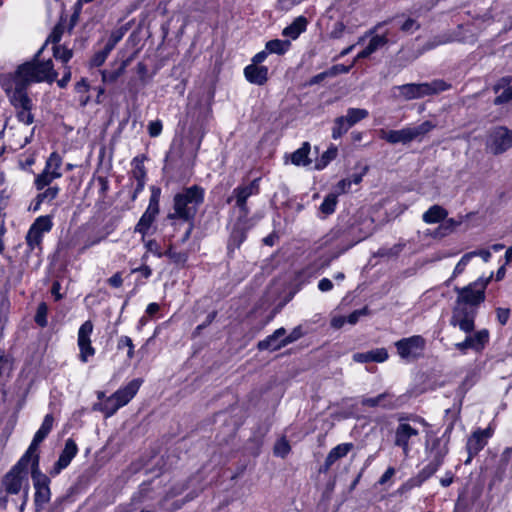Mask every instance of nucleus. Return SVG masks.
<instances>
[{
    "label": "nucleus",
    "instance_id": "1",
    "mask_svg": "<svg viewBox=\"0 0 512 512\" xmlns=\"http://www.w3.org/2000/svg\"><path fill=\"white\" fill-rule=\"evenodd\" d=\"M40 53L41 50L31 61L19 65L14 74L5 76L2 79L3 89L9 87L13 91L27 92L28 86L32 83H52L57 78L53 62L51 59L40 61Z\"/></svg>",
    "mask_w": 512,
    "mask_h": 512
},
{
    "label": "nucleus",
    "instance_id": "2",
    "mask_svg": "<svg viewBox=\"0 0 512 512\" xmlns=\"http://www.w3.org/2000/svg\"><path fill=\"white\" fill-rule=\"evenodd\" d=\"M452 427H448L439 437H431L425 443V455L427 464L418 473L420 482H424L433 476L443 465L445 457L449 453V443Z\"/></svg>",
    "mask_w": 512,
    "mask_h": 512
},
{
    "label": "nucleus",
    "instance_id": "3",
    "mask_svg": "<svg viewBox=\"0 0 512 512\" xmlns=\"http://www.w3.org/2000/svg\"><path fill=\"white\" fill-rule=\"evenodd\" d=\"M205 191L198 185L184 188L173 198V212L168 219H181L185 222H194L199 206L204 201Z\"/></svg>",
    "mask_w": 512,
    "mask_h": 512
},
{
    "label": "nucleus",
    "instance_id": "4",
    "mask_svg": "<svg viewBox=\"0 0 512 512\" xmlns=\"http://www.w3.org/2000/svg\"><path fill=\"white\" fill-rule=\"evenodd\" d=\"M33 458L24 454L18 463L4 476L2 480V487L6 494H19L22 491V503L20 511L24 510L28 501L29 483L27 477L26 467Z\"/></svg>",
    "mask_w": 512,
    "mask_h": 512
},
{
    "label": "nucleus",
    "instance_id": "5",
    "mask_svg": "<svg viewBox=\"0 0 512 512\" xmlns=\"http://www.w3.org/2000/svg\"><path fill=\"white\" fill-rule=\"evenodd\" d=\"M450 88L451 85L449 83L441 79H435L431 82L407 83L394 86L391 92L394 98L410 101L436 95Z\"/></svg>",
    "mask_w": 512,
    "mask_h": 512
},
{
    "label": "nucleus",
    "instance_id": "6",
    "mask_svg": "<svg viewBox=\"0 0 512 512\" xmlns=\"http://www.w3.org/2000/svg\"><path fill=\"white\" fill-rule=\"evenodd\" d=\"M31 477L35 488L34 502L37 510H40L46 503L50 501V479L39 469V455H35L32 460Z\"/></svg>",
    "mask_w": 512,
    "mask_h": 512
},
{
    "label": "nucleus",
    "instance_id": "7",
    "mask_svg": "<svg viewBox=\"0 0 512 512\" xmlns=\"http://www.w3.org/2000/svg\"><path fill=\"white\" fill-rule=\"evenodd\" d=\"M7 94L11 105L16 110V116L19 122L25 126H29L34 121V116L31 113L33 103L27 92L13 91L11 88L4 89Z\"/></svg>",
    "mask_w": 512,
    "mask_h": 512
},
{
    "label": "nucleus",
    "instance_id": "8",
    "mask_svg": "<svg viewBox=\"0 0 512 512\" xmlns=\"http://www.w3.org/2000/svg\"><path fill=\"white\" fill-rule=\"evenodd\" d=\"M426 341L420 335L402 338L395 343L398 355L401 359L412 362L423 355Z\"/></svg>",
    "mask_w": 512,
    "mask_h": 512
},
{
    "label": "nucleus",
    "instance_id": "9",
    "mask_svg": "<svg viewBox=\"0 0 512 512\" xmlns=\"http://www.w3.org/2000/svg\"><path fill=\"white\" fill-rule=\"evenodd\" d=\"M458 293L456 304L462 307H475L485 300L484 285L474 282L463 288H456Z\"/></svg>",
    "mask_w": 512,
    "mask_h": 512
},
{
    "label": "nucleus",
    "instance_id": "10",
    "mask_svg": "<svg viewBox=\"0 0 512 512\" xmlns=\"http://www.w3.org/2000/svg\"><path fill=\"white\" fill-rule=\"evenodd\" d=\"M159 214V191H153L149 199L148 207L140 217L138 223L134 228L135 233L142 236V241L148 234L152 224L154 223L157 215Z\"/></svg>",
    "mask_w": 512,
    "mask_h": 512
},
{
    "label": "nucleus",
    "instance_id": "11",
    "mask_svg": "<svg viewBox=\"0 0 512 512\" xmlns=\"http://www.w3.org/2000/svg\"><path fill=\"white\" fill-rule=\"evenodd\" d=\"M477 309L475 307H462L455 305L452 311L450 324L458 327L464 333H471L475 328Z\"/></svg>",
    "mask_w": 512,
    "mask_h": 512
},
{
    "label": "nucleus",
    "instance_id": "12",
    "mask_svg": "<svg viewBox=\"0 0 512 512\" xmlns=\"http://www.w3.org/2000/svg\"><path fill=\"white\" fill-rule=\"evenodd\" d=\"M259 193V179H254L249 184L236 187L232 196L228 198L227 202L230 203L233 198L236 200V206L239 208L240 216L246 218L249 214L247 207V199Z\"/></svg>",
    "mask_w": 512,
    "mask_h": 512
},
{
    "label": "nucleus",
    "instance_id": "13",
    "mask_svg": "<svg viewBox=\"0 0 512 512\" xmlns=\"http://www.w3.org/2000/svg\"><path fill=\"white\" fill-rule=\"evenodd\" d=\"M466 334L462 342L455 344V348L462 354H466L469 349L475 352H481L489 342V331L487 329H481Z\"/></svg>",
    "mask_w": 512,
    "mask_h": 512
},
{
    "label": "nucleus",
    "instance_id": "14",
    "mask_svg": "<svg viewBox=\"0 0 512 512\" xmlns=\"http://www.w3.org/2000/svg\"><path fill=\"white\" fill-rule=\"evenodd\" d=\"M93 332V323L85 321L78 330V347L80 350L79 359L86 363L88 359L95 354V349L91 345V334Z\"/></svg>",
    "mask_w": 512,
    "mask_h": 512
},
{
    "label": "nucleus",
    "instance_id": "15",
    "mask_svg": "<svg viewBox=\"0 0 512 512\" xmlns=\"http://www.w3.org/2000/svg\"><path fill=\"white\" fill-rule=\"evenodd\" d=\"M418 435V429L411 426L409 423L400 422L395 430L394 444L402 449L405 457H408L411 450L410 443H412V439Z\"/></svg>",
    "mask_w": 512,
    "mask_h": 512
},
{
    "label": "nucleus",
    "instance_id": "16",
    "mask_svg": "<svg viewBox=\"0 0 512 512\" xmlns=\"http://www.w3.org/2000/svg\"><path fill=\"white\" fill-rule=\"evenodd\" d=\"M492 435L493 429L490 427L485 429H477L472 433L466 444V449L469 454L468 459L465 461L466 464L469 463L471 459L486 446Z\"/></svg>",
    "mask_w": 512,
    "mask_h": 512
},
{
    "label": "nucleus",
    "instance_id": "17",
    "mask_svg": "<svg viewBox=\"0 0 512 512\" xmlns=\"http://www.w3.org/2000/svg\"><path fill=\"white\" fill-rule=\"evenodd\" d=\"M511 141L510 131L504 127H498L490 134L488 148L495 155L501 154L512 147Z\"/></svg>",
    "mask_w": 512,
    "mask_h": 512
},
{
    "label": "nucleus",
    "instance_id": "18",
    "mask_svg": "<svg viewBox=\"0 0 512 512\" xmlns=\"http://www.w3.org/2000/svg\"><path fill=\"white\" fill-rule=\"evenodd\" d=\"M78 447L74 440L67 439L64 449L62 450L59 459L50 470L51 476H56L61 473L71 463L72 459L77 455Z\"/></svg>",
    "mask_w": 512,
    "mask_h": 512
},
{
    "label": "nucleus",
    "instance_id": "19",
    "mask_svg": "<svg viewBox=\"0 0 512 512\" xmlns=\"http://www.w3.org/2000/svg\"><path fill=\"white\" fill-rule=\"evenodd\" d=\"M53 423H54L53 416L51 414H47L44 417V420H43L40 428L35 433L30 446L28 447L27 451L25 452L26 455L30 456L33 459H34L35 455H38L37 454L38 447H39L40 443L48 436V434L52 430Z\"/></svg>",
    "mask_w": 512,
    "mask_h": 512
},
{
    "label": "nucleus",
    "instance_id": "20",
    "mask_svg": "<svg viewBox=\"0 0 512 512\" xmlns=\"http://www.w3.org/2000/svg\"><path fill=\"white\" fill-rule=\"evenodd\" d=\"M286 330L281 327L276 329L271 335L267 336L265 339L261 340L257 344V348L260 351L269 350L276 351L279 350L286 345L285 336Z\"/></svg>",
    "mask_w": 512,
    "mask_h": 512
},
{
    "label": "nucleus",
    "instance_id": "21",
    "mask_svg": "<svg viewBox=\"0 0 512 512\" xmlns=\"http://www.w3.org/2000/svg\"><path fill=\"white\" fill-rule=\"evenodd\" d=\"M141 384V379H133L126 386L118 389L114 394H112L113 399L118 403V406H125L136 395Z\"/></svg>",
    "mask_w": 512,
    "mask_h": 512
},
{
    "label": "nucleus",
    "instance_id": "22",
    "mask_svg": "<svg viewBox=\"0 0 512 512\" xmlns=\"http://www.w3.org/2000/svg\"><path fill=\"white\" fill-rule=\"evenodd\" d=\"M268 67L249 64L244 69V75L248 82L255 85H264L268 80Z\"/></svg>",
    "mask_w": 512,
    "mask_h": 512
},
{
    "label": "nucleus",
    "instance_id": "23",
    "mask_svg": "<svg viewBox=\"0 0 512 512\" xmlns=\"http://www.w3.org/2000/svg\"><path fill=\"white\" fill-rule=\"evenodd\" d=\"M388 359V352L385 348H376L367 352H359L353 355L357 363L377 362L382 363Z\"/></svg>",
    "mask_w": 512,
    "mask_h": 512
},
{
    "label": "nucleus",
    "instance_id": "24",
    "mask_svg": "<svg viewBox=\"0 0 512 512\" xmlns=\"http://www.w3.org/2000/svg\"><path fill=\"white\" fill-rule=\"evenodd\" d=\"M352 448L353 445L351 443H342L332 448L325 459L321 471L327 472L337 460L345 457Z\"/></svg>",
    "mask_w": 512,
    "mask_h": 512
},
{
    "label": "nucleus",
    "instance_id": "25",
    "mask_svg": "<svg viewBox=\"0 0 512 512\" xmlns=\"http://www.w3.org/2000/svg\"><path fill=\"white\" fill-rule=\"evenodd\" d=\"M307 24V19L304 16H299L283 29L282 35L291 40H296L306 30Z\"/></svg>",
    "mask_w": 512,
    "mask_h": 512
},
{
    "label": "nucleus",
    "instance_id": "26",
    "mask_svg": "<svg viewBox=\"0 0 512 512\" xmlns=\"http://www.w3.org/2000/svg\"><path fill=\"white\" fill-rule=\"evenodd\" d=\"M388 42V38L386 35H374L368 45L357 54L355 61L363 58L369 57L371 54L378 51L380 48L384 47Z\"/></svg>",
    "mask_w": 512,
    "mask_h": 512
},
{
    "label": "nucleus",
    "instance_id": "27",
    "mask_svg": "<svg viewBox=\"0 0 512 512\" xmlns=\"http://www.w3.org/2000/svg\"><path fill=\"white\" fill-rule=\"evenodd\" d=\"M380 137L390 144L410 143L407 126L399 130H381Z\"/></svg>",
    "mask_w": 512,
    "mask_h": 512
},
{
    "label": "nucleus",
    "instance_id": "28",
    "mask_svg": "<svg viewBox=\"0 0 512 512\" xmlns=\"http://www.w3.org/2000/svg\"><path fill=\"white\" fill-rule=\"evenodd\" d=\"M509 80L507 78H503L495 87V93H497V97L494 100V103L497 105L507 103L512 99V87L509 86Z\"/></svg>",
    "mask_w": 512,
    "mask_h": 512
},
{
    "label": "nucleus",
    "instance_id": "29",
    "mask_svg": "<svg viewBox=\"0 0 512 512\" xmlns=\"http://www.w3.org/2000/svg\"><path fill=\"white\" fill-rule=\"evenodd\" d=\"M448 215L446 209L440 205L431 206L423 215L422 220L426 224H435L444 220Z\"/></svg>",
    "mask_w": 512,
    "mask_h": 512
},
{
    "label": "nucleus",
    "instance_id": "30",
    "mask_svg": "<svg viewBox=\"0 0 512 512\" xmlns=\"http://www.w3.org/2000/svg\"><path fill=\"white\" fill-rule=\"evenodd\" d=\"M435 125L431 121H424L416 126H407L410 142L421 140L427 133L434 129Z\"/></svg>",
    "mask_w": 512,
    "mask_h": 512
},
{
    "label": "nucleus",
    "instance_id": "31",
    "mask_svg": "<svg viewBox=\"0 0 512 512\" xmlns=\"http://www.w3.org/2000/svg\"><path fill=\"white\" fill-rule=\"evenodd\" d=\"M242 218L239 217L238 222L236 223L235 227L233 228L230 240H229V247L234 246L236 248H239L240 245L244 242L246 239V232L242 223Z\"/></svg>",
    "mask_w": 512,
    "mask_h": 512
},
{
    "label": "nucleus",
    "instance_id": "32",
    "mask_svg": "<svg viewBox=\"0 0 512 512\" xmlns=\"http://www.w3.org/2000/svg\"><path fill=\"white\" fill-rule=\"evenodd\" d=\"M269 54L283 55L291 47L290 40L273 39L265 44Z\"/></svg>",
    "mask_w": 512,
    "mask_h": 512
},
{
    "label": "nucleus",
    "instance_id": "33",
    "mask_svg": "<svg viewBox=\"0 0 512 512\" xmlns=\"http://www.w3.org/2000/svg\"><path fill=\"white\" fill-rule=\"evenodd\" d=\"M119 408L121 407L118 406V403L113 399L112 395L105 401L96 403L93 406V410L103 412L106 418L114 415Z\"/></svg>",
    "mask_w": 512,
    "mask_h": 512
},
{
    "label": "nucleus",
    "instance_id": "34",
    "mask_svg": "<svg viewBox=\"0 0 512 512\" xmlns=\"http://www.w3.org/2000/svg\"><path fill=\"white\" fill-rule=\"evenodd\" d=\"M310 152L309 143L305 142L303 145L297 149L291 155V162L297 166H306L310 164V160L308 158V154Z\"/></svg>",
    "mask_w": 512,
    "mask_h": 512
},
{
    "label": "nucleus",
    "instance_id": "35",
    "mask_svg": "<svg viewBox=\"0 0 512 512\" xmlns=\"http://www.w3.org/2000/svg\"><path fill=\"white\" fill-rule=\"evenodd\" d=\"M369 115L368 110L362 108H349L347 110L346 115L343 117L346 118L349 125L352 127L361 120L367 118Z\"/></svg>",
    "mask_w": 512,
    "mask_h": 512
},
{
    "label": "nucleus",
    "instance_id": "36",
    "mask_svg": "<svg viewBox=\"0 0 512 512\" xmlns=\"http://www.w3.org/2000/svg\"><path fill=\"white\" fill-rule=\"evenodd\" d=\"M350 128L351 126L347 122L346 118L343 116L337 117L334 120L331 136L334 140H337L341 138L345 133H347Z\"/></svg>",
    "mask_w": 512,
    "mask_h": 512
},
{
    "label": "nucleus",
    "instance_id": "37",
    "mask_svg": "<svg viewBox=\"0 0 512 512\" xmlns=\"http://www.w3.org/2000/svg\"><path fill=\"white\" fill-rule=\"evenodd\" d=\"M61 165H62L61 157L56 152H53L47 159L44 169L53 173L54 176L61 177L62 176V173L60 171Z\"/></svg>",
    "mask_w": 512,
    "mask_h": 512
},
{
    "label": "nucleus",
    "instance_id": "38",
    "mask_svg": "<svg viewBox=\"0 0 512 512\" xmlns=\"http://www.w3.org/2000/svg\"><path fill=\"white\" fill-rule=\"evenodd\" d=\"M58 178V176H54L53 173L44 169L42 173L37 175V177L35 178L34 185L37 190L41 191L44 188L48 187L53 182V180Z\"/></svg>",
    "mask_w": 512,
    "mask_h": 512
},
{
    "label": "nucleus",
    "instance_id": "39",
    "mask_svg": "<svg viewBox=\"0 0 512 512\" xmlns=\"http://www.w3.org/2000/svg\"><path fill=\"white\" fill-rule=\"evenodd\" d=\"M337 195L334 193L328 194L323 202L321 203L319 210L324 216L331 215L334 213L336 205H337Z\"/></svg>",
    "mask_w": 512,
    "mask_h": 512
},
{
    "label": "nucleus",
    "instance_id": "40",
    "mask_svg": "<svg viewBox=\"0 0 512 512\" xmlns=\"http://www.w3.org/2000/svg\"><path fill=\"white\" fill-rule=\"evenodd\" d=\"M338 149L336 146L329 147L321 156V159L316 163V168L321 170L325 168L332 160L336 158Z\"/></svg>",
    "mask_w": 512,
    "mask_h": 512
},
{
    "label": "nucleus",
    "instance_id": "41",
    "mask_svg": "<svg viewBox=\"0 0 512 512\" xmlns=\"http://www.w3.org/2000/svg\"><path fill=\"white\" fill-rule=\"evenodd\" d=\"M43 235L44 234L42 232L37 231L36 229L30 226L28 233L26 235V242L30 249L33 250L41 244Z\"/></svg>",
    "mask_w": 512,
    "mask_h": 512
},
{
    "label": "nucleus",
    "instance_id": "42",
    "mask_svg": "<svg viewBox=\"0 0 512 512\" xmlns=\"http://www.w3.org/2000/svg\"><path fill=\"white\" fill-rule=\"evenodd\" d=\"M52 225V220L49 216H39L31 225V227L44 234L45 232H49L51 230Z\"/></svg>",
    "mask_w": 512,
    "mask_h": 512
},
{
    "label": "nucleus",
    "instance_id": "43",
    "mask_svg": "<svg viewBox=\"0 0 512 512\" xmlns=\"http://www.w3.org/2000/svg\"><path fill=\"white\" fill-rule=\"evenodd\" d=\"M454 40L464 43H473L475 41V35L471 32L470 26H459L458 34Z\"/></svg>",
    "mask_w": 512,
    "mask_h": 512
},
{
    "label": "nucleus",
    "instance_id": "44",
    "mask_svg": "<svg viewBox=\"0 0 512 512\" xmlns=\"http://www.w3.org/2000/svg\"><path fill=\"white\" fill-rule=\"evenodd\" d=\"M53 55L57 60H60L64 64H67L69 60L72 58L73 52L72 50L66 47L56 45L53 47Z\"/></svg>",
    "mask_w": 512,
    "mask_h": 512
},
{
    "label": "nucleus",
    "instance_id": "45",
    "mask_svg": "<svg viewBox=\"0 0 512 512\" xmlns=\"http://www.w3.org/2000/svg\"><path fill=\"white\" fill-rule=\"evenodd\" d=\"M126 33V29L124 27H120L110 34V37L105 44V46L110 49L111 51L115 48V46L122 40Z\"/></svg>",
    "mask_w": 512,
    "mask_h": 512
},
{
    "label": "nucleus",
    "instance_id": "46",
    "mask_svg": "<svg viewBox=\"0 0 512 512\" xmlns=\"http://www.w3.org/2000/svg\"><path fill=\"white\" fill-rule=\"evenodd\" d=\"M163 256L168 257L176 264H184L188 259V255L186 253L174 251L171 244L169 245L168 249L163 253Z\"/></svg>",
    "mask_w": 512,
    "mask_h": 512
},
{
    "label": "nucleus",
    "instance_id": "47",
    "mask_svg": "<svg viewBox=\"0 0 512 512\" xmlns=\"http://www.w3.org/2000/svg\"><path fill=\"white\" fill-rule=\"evenodd\" d=\"M60 188L58 186H48L44 188L42 192L38 194L40 201L52 202L59 194Z\"/></svg>",
    "mask_w": 512,
    "mask_h": 512
},
{
    "label": "nucleus",
    "instance_id": "48",
    "mask_svg": "<svg viewBox=\"0 0 512 512\" xmlns=\"http://www.w3.org/2000/svg\"><path fill=\"white\" fill-rule=\"evenodd\" d=\"M125 67H126V64L123 63L118 69H116L114 71L103 70L101 72L103 82H109V83L115 82L123 74Z\"/></svg>",
    "mask_w": 512,
    "mask_h": 512
},
{
    "label": "nucleus",
    "instance_id": "49",
    "mask_svg": "<svg viewBox=\"0 0 512 512\" xmlns=\"http://www.w3.org/2000/svg\"><path fill=\"white\" fill-rule=\"evenodd\" d=\"M111 53V50L108 49L106 46L98 52L94 54V56L90 60V65L92 67H99L101 66L107 59L108 55Z\"/></svg>",
    "mask_w": 512,
    "mask_h": 512
},
{
    "label": "nucleus",
    "instance_id": "50",
    "mask_svg": "<svg viewBox=\"0 0 512 512\" xmlns=\"http://www.w3.org/2000/svg\"><path fill=\"white\" fill-rule=\"evenodd\" d=\"M474 257H475V253L468 252V253L464 254L454 268V271H453L454 276L461 274L464 271L465 267L470 263V261Z\"/></svg>",
    "mask_w": 512,
    "mask_h": 512
},
{
    "label": "nucleus",
    "instance_id": "51",
    "mask_svg": "<svg viewBox=\"0 0 512 512\" xmlns=\"http://www.w3.org/2000/svg\"><path fill=\"white\" fill-rule=\"evenodd\" d=\"M144 245L147 250V253H152L154 256L161 258L163 257V253L160 247V244L155 239L145 240Z\"/></svg>",
    "mask_w": 512,
    "mask_h": 512
},
{
    "label": "nucleus",
    "instance_id": "52",
    "mask_svg": "<svg viewBox=\"0 0 512 512\" xmlns=\"http://www.w3.org/2000/svg\"><path fill=\"white\" fill-rule=\"evenodd\" d=\"M290 452V445L284 438L278 440L274 446V454L284 458Z\"/></svg>",
    "mask_w": 512,
    "mask_h": 512
},
{
    "label": "nucleus",
    "instance_id": "53",
    "mask_svg": "<svg viewBox=\"0 0 512 512\" xmlns=\"http://www.w3.org/2000/svg\"><path fill=\"white\" fill-rule=\"evenodd\" d=\"M35 322L41 327H45L47 325V306L44 303L38 306L35 315Z\"/></svg>",
    "mask_w": 512,
    "mask_h": 512
},
{
    "label": "nucleus",
    "instance_id": "54",
    "mask_svg": "<svg viewBox=\"0 0 512 512\" xmlns=\"http://www.w3.org/2000/svg\"><path fill=\"white\" fill-rule=\"evenodd\" d=\"M124 347H129V351H127V357L132 359L134 357V344L129 336H121L118 341V348L122 349Z\"/></svg>",
    "mask_w": 512,
    "mask_h": 512
},
{
    "label": "nucleus",
    "instance_id": "55",
    "mask_svg": "<svg viewBox=\"0 0 512 512\" xmlns=\"http://www.w3.org/2000/svg\"><path fill=\"white\" fill-rule=\"evenodd\" d=\"M368 308L364 307L358 310H354L348 317H346L347 323L354 325L356 324L360 317L365 316L368 314Z\"/></svg>",
    "mask_w": 512,
    "mask_h": 512
},
{
    "label": "nucleus",
    "instance_id": "56",
    "mask_svg": "<svg viewBox=\"0 0 512 512\" xmlns=\"http://www.w3.org/2000/svg\"><path fill=\"white\" fill-rule=\"evenodd\" d=\"M386 395V393H382L376 397H365L361 400V404L367 407H376L380 405V403L386 397Z\"/></svg>",
    "mask_w": 512,
    "mask_h": 512
},
{
    "label": "nucleus",
    "instance_id": "57",
    "mask_svg": "<svg viewBox=\"0 0 512 512\" xmlns=\"http://www.w3.org/2000/svg\"><path fill=\"white\" fill-rule=\"evenodd\" d=\"M303 336L301 326L295 327L287 336H284L286 345L291 344Z\"/></svg>",
    "mask_w": 512,
    "mask_h": 512
},
{
    "label": "nucleus",
    "instance_id": "58",
    "mask_svg": "<svg viewBox=\"0 0 512 512\" xmlns=\"http://www.w3.org/2000/svg\"><path fill=\"white\" fill-rule=\"evenodd\" d=\"M400 28L403 32L413 33L419 28V24L416 20L408 18L404 21Z\"/></svg>",
    "mask_w": 512,
    "mask_h": 512
},
{
    "label": "nucleus",
    "instance_id": "59",
    "mask_svg": "<svg viewBox=\"0 0 512 512\" xmlns=\"http://www.w3.org/2000/svg\"><path fill=\"white\" fill-rule=\"evenodd\" d=\"M162 132V123L161 121H152L148 125V133L151 137H157Z\"/></svg>",
    "mask_w": 512,
    "mask_h": 512
},
{
    "label": "nucleus",
    "instance_id": "60",
    "mask_svg": "<svg viewBox=\"0 0 512 512\" xmlns=\"http://www.w3.org/2000/svg\"><path fill=\"white\" fill-rule=\"evenodd\" d=\"M62 34H63V27L61 25H57L54 27L53 31L49 35L48 41L53 44H56L61 40Z\"/></svg>",
    "mask_w": 512,
    "mask_h": 512
},
{
    "label": "nucleus",
    "instance_id": "61",
    "mask_svg": "<svg viewBox=\"0 0 512 512\" xmlns=\"http://www.w3.org/2000/svg\"><path fill=\"white\" fill-rule=\"evenodd\" d=\"M351 66H345L343 64H337L332 66L328 71L330 76H335L339 73H348L350 71Z\"/></svg>",
    "mask_w": 512,
    "mask_h": 512
},
{
    "label": "nucleus",
    "instance_id": "62",
    "mask_svg": "<svg viewBox=\"0 0 512 512\" xmlns=\"http://www.w3.org/2000/svg\"><path fill=\"white\" fill-rule=\"evenodd\" d=\"M510 311L505 308L497 309V319L501 325H505L509 319Z\"/></svg>",
    "mask_w": 512,
    "mask_h": 512
},
{
    "label": "nucleus",
    "instance_id": "63",
    "mask_svg": "<svg viewBox=\"0 0 512 512\" xmlns=\"http://www.w3.org/2000/svg\"><path fill=\"white\" fill-rule=\"evenodd\" d=\"M268 51L265 48L263 51L258 52L255 54L251 60V64L260 65L262 62H264L268 56Z\"/></svg>",
    "mask_w": 512,
    "mask_h": 512
},
{
    "label": "nucleus",
    "instance_id": "64",
    "mask_svg": "<svg viewBox=\"0 0 512 512\" xmlns=\"http://www.w3.org/2000/svg\"><path fill=\"white\" fill-rule=\"evenodd\" d=\"M318 289L321 292H328L333 289V283L328 278H323L318 282Z\"/></svg>",
    "mask_w": 512,
    "mask_h": 512
}]
</instances>
